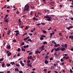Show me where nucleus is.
I'll return each instance as SVG.
<instances>
[{"mask_svg": "<svg viewBox=\"0 0 73 73\" xmlns=\"http://www.w3.org/2000/svg\"><path fill=\"white\" fill-rule=\"evenodd\" d=\"M19 13H20L19 12V11H17V14H18V15H19Z\"/></svg>", "mask_w": 73, "mask_h": 73, "instance_id": "obj_57", "label": "nucleus"}, {"mask_svg": "<svg viewBox=\"0 0 73 73\" xmlns=\"http://www.w3.org/2000/svg\"><path fill=\"white\" fill-rule=\"evenodd\" d=\"M60 50L61 51H62L63 52H64V51L65 50V48L64 47H61Z\"/></svg>", "mask_w": 73, "mask_h": 73, "instance_id": "obj_4", "label": "nucleus"}, {"mask_svg": "<svg viewBox=\"0 0 73 73\" xmlns=\"http://www.w3.org/2000/svg\"><path fill=\"white\" fill-rule=\"evenodd\" d=\"M19 73H23V72L22 71L20 70L19 71Z\"/></svg>", "mask_w": 73, "mask_h": 73, "instance_id": "obj_31", "label": "nucleus"}, {"mask_svg": "<svg viewBox=\"0 0 73 73\" xmlns=\"http://www.w3.org/2000/svg\"><path fill=\"white\" fill-rule=\"evenodd\" d=\"M15 70H17V72H19V70L17 68L15 69Z\"/></svg>", "mask_w": 73, "mask_h": 73, "instance_id": "obj_26", "label": "nucleus"}, {"mask_svg": "<svg viewBox=\"0 0 73 73\" xmlns=\"http://www.w3.org/2000/svg\"><path fill=\"white\" fill-rule=\"evenodd\" d=\"M16 66H20V65L18 64H16Z\"/></svg>", "mask_w": 73, "mask_h": 73, "instance_id": "obj_38", "label": "nucleus"}, {"mask_svg": "<svg viewBox=\"0 0 73 73\" xmlns=\"http://www.w3.org/2000/svg\"><path fill=\"white\" fill-rule=\"evenodd\" d=\"M54 32H52V33H50V35H54Z\"/></svg>", "mask_w": 73, "mask_h": 73, "instance_id": "obj_18", "label": "nucleus"}, {"mask_svg": "<svg viewBox=\"0 0 73 73\" xmlns=\"http://www.w3.org/2000/svg\"><path fill=\"white\" fill-rule=\"evenodd\" d=\"M53 60V57H52L51 58H50V60Z\"/></svg>", "mask_w": 73, "mask_h": 73, "instance_id": "obj_45", "label": "nucleus"}, {"mask_svg": "<svg viewBox=\"0 0 73 73\" xmlns=\"http://www.w3.org/2000/svg\"><path fill=\"white\" fill-rule=\"evenodd\" d=\"M29 35L30 36H32L33 35V34L31 33V34H29Z\"/></svg>", "mask_w": 73, "mask_h": 73, "instance_id": "obj_61", "label": "nucleus"}, {"mask_svg": "<svg viewBox=\"0 0 73 73\" xmlns=\"http://www.w3.org/2000/svg\"><path fill=\"white\" fill-rule=\"evenodd\" d=\"M31 16H33V12L31 11L30 13Z\"/></svg>", "mask_w": 73, "mask_h": 73, "instance_id": "obj_23", "label": "nucleus"}, {"mask_svg": "<svg viewBox=\"0 0 73 73\" xmlns=\"http://www.w3.org/2000/svg\"><path fill=\"white\" fill-rule=\"evenodd\" d=\"M63 58H64V60H65V59H66V57H65V56H63Z\"/></svg>", "mask_w": 73, "mask_h": 73, "instance_id": "obj_52", "label": "nucleus"}, {"mask_svg": "<svg viewBox=\"0 0 73 73\" xmlns=\"http://www.w3.org/2000/svg\"><path fill=\"white\" fill-rule=\"evenodd\" d=\"M19 31L18 30H17L14 31V32H15V33H17V32L18 33H19Z\"/></svg>", "mask_w": 73, "mask_h": 73, "instance_id": "obj_30", "label": "nucleus"}, {"mask_svg": "<svg viewBox=\"0 0 73 73\" xmlns=\"http://www.w3.org/2000/svg\"><path fill=\"white\" fill-rule=\"evenodd\" d=\"M12 55V54L11 53V52H9L8 53V54H7V55L8 56H9H9H10L11 55Z\"/></svg>", "mask_w": 73, "mask_h": 73, "instance_id": "obj_8", "label": "nucleus"}, {"mask_svg": "<svg viewBox=\"0 0 73 73\" xmlns=\"http://www.w3.org/2000/svg\"><path fill=\"white\" fill-rule=\"evenodd\" d=\"M62 34L61 33H59V35H60V36H62V35H61Z\"/></svg>", "mask_w": 73, "mask_h": 73, "instance_id": "obj_43", "label": "nucleus"}, {"mask_svg": "<svg viewBox=\"0 0 73 73\" xmlns=\"http://www.w3.org/2000/svg\"><path fill=\"white\" fill-rule=\"evenodd\" d=\"M25 29V30L28 29V27L26 26V28Z\"/></svg>", "mask_w": 73, "mask_h": 73, "instance_id": "obj_56", "label": "nucleus"}, {"mask_svg": "<svg viewBox=\"0 0 73 73\" xmlns=\"http://www.w3.org/2000/svg\"><path fill=\"white\" fill-rule=\"evenodd\" d=\"M60 50V48H58L56 49L55 50L56 51V52H57L58 51V50Z\"/></svg>", "mask_w": 73, "mask_h": 73, "instance_id": "obj_10", "label": "nucleus"}, {"mask_svg": "<svg viewBox=\"0 0 73 73\" xmlns=\"http://www.w3.org/2000/svg\"><path fill=\"white\" fill-rule=\"evenodd\" d=\"M30 60H31V59H32V58H33V57H32V56H31L30 57Z\"/></svg>", "mask_w": 73, "mask_h": 73, "instance_id": "obj_41", "label": "nucleus"}, {"mask_svg": "<svg viewBox=\"0 0 73 73\" xmlns=\"http://www.w3.org/2000/svg\"><path fill=\"white\" fill-rule=\"evenodd\" d=\"M35 53L37 54V53H38V50H36L35 52Z\"/></svg>", "mask_w": 73, "mask_h": 73, "instance_id": "obj_20", "label": "nucleus"}, {"mask_svg": "<svg viewBox=\"0 0 73 73\" xmlns=\"http://www.w3.org/2000/svg\"><path fill=\"white\" fill-rule=\"evenodd\" d=\"M31 62V61L30 60H28L27 61V62H28V63H29V62Z\"/></svg>", "mask_w": 73, "mask_h": 73, "instance_id": "obj_53", "label": "nucleus"}, {"mask_svg": "<svg viewBox=\"0 0 73 73\" xmlns=\"http://www.w3.org/2000/svg\"><path fill=\"white\" fill-rule=\"evenodd\" d=\"M29 6L28 5H26L25 7V8L24 9V10H25V11H28V9H29Z\"/></svg>", "mask_w": 73, "mask_h": 73, "instance_id": "obj_2", "label": "nucleus"}, {"mask_svg": "<svg viewBox=\"0 0 73 73\" xmlns=\"http://www.w3.org/2000/svg\"><path fill=\"white\" fill-rule=\"evenodd\" d=\"M10 71H7V73H10Z\"/></svg>", "mask_w": 73, "mask_h": 73, "instance_id": "obj_64", "label": "nucleus"}, {"mask_svg": "<svg viewBox=\"0 0 73 73\" xmlns=\"http://www.w3.org/2000/svg\"><path fill=\"white\" fill-rule=\"evenodd\" d=\"M10 64H11L12 65H15V62H11Z\"/></svg>", "mask_w": 73, "mask_h": 73, "instance_id": "obj_13", "label": "nucleus"}, {"mask_svg": "<svg viewBox=\"0 0 73 73\" xmlns=\"http://www.w3.org/2000/svg\"><path fill=\"white\" fill-rule=\"evenodd\" d=\"M27 33H24V34H23V36H24L25 35H27Z\"/></svg>", "mask_w": 73, "mask_h": 73, "instance_id": "obj_47", "label": "nucleus"}, {"mask_svg": "<svg viewBox=\"0 0 73 73\" xmlns=\"http://www.w3.org/2000/svg\"><path fill=\"white\" fill-rule=\"evenodd\" d=\"M5 23H8L9 22V20L8 19H5L4 20Z\"/></svg>", "mask_w": 73, "mask_h": 73, "instance_id": "obj_6", "label": "nucleus"}, {"mask_svg": "<svg viewBox=\"0 0 73 73\" xmlns=\"http://www.w3.org/2000/svg\"><path fill=\"white\" fill-rule=\"evenodd\" d=\"M11 46H8L7 47V48H8V49H11Z\"/></svg>", "mask_w": 73, "mask_h": 73, "instance_id": "obj_19", "label": "nucleus"}, {"mask_svg": "<svg viewBox=\"0 0 73 73\" xmlns=\"http://www.w3.org/2000/svg\"><path fill=\"white\" fill-rule=\"evenodd\" d=\"M27 41H30V42H32V40L31 39H29L27 40Z\"/></svg>", "mask_w": 73, "mask_h": 73, "instance_id": "obj_17", "label": "nucleus"}, {"mask_svg": "<svg viewBox=\"0 0 73 73\" xmlns=\"http://www.w3.org/2000/svg\"><path fill=\"white\" fill-rule=\"evenodd\" d=\"M70 73H73V71H72V69H70Z\"/></svg>", "mask_w": 73, "mask_h": 73, "instance_id": "obj_37", "label": "nucleus"}, {"mask_svg": "<svg viewBox=\"0 0 73 73\" xmlns=\"http://www.w3.org/2000/svg\"><path fill=\"white\" fill-rule=\"evenodd\" d=\"M41 37H46V36L44 35H42L41 36Z\"/></svg>", "mask_w": 73, "mask_h": 73, "instance_id": "obj_33", "label": "nucleus"}, {"mask_svg": "<svg viewBox=\"0 0 73 73\" xmlns=\"http://www.w3.org/2000/svg\"><path fill=\"white\" fill-rule=\"evenodd\" d=\"M61 46L62 48H67L68 45L67 44H62L61 45Z\"/></svg>", "mask_w": 73, "mask_h": 73, "instance_id": "obj_3", "label": "nucleus"}, {"mask_svg": "<svg viewBox=\"0 0 73 73\" xmlns=\"http://www.w3.org/2000/svg\"><path fill=\"white\" fill-rule=\"evenodd\" d=\"M69 56H67L66 57V60L69 59Z\"/></svg>", "mask_w": 73, "mask_h": 73, "instance_id": "obj_27", "label": "nucleus"}, {"mask_svg": "<svg viewBox=\"0 0 73 73\" xmlns=\"http://www.w3.org/2000/svg\"><path fill=\"white\" fill-rule=\"evenodd\" d=\"M4 66H5V63H3L2 64V67H4Z\"/></svg>", "mask_w": 73, "mask_h": 73, "instance_id": "obj_14", "label": "nucleus"}, {"mask_svg": "<svg viewBox=\"0 0 73 73\" xmlns=\"http://www.w3.org/2000/svg\"><path fill=\"white\" fill-rule=\"evenodd\" d=\"M71 38V39H73V36H69V38L70 39Z\"/></svg>", "mask_w": 73, "mask_h": 73, "instance_id": "obj_12", "label": "nucleus"}, {"mask_svg": "<svg viewBox=\"0 0 73 73\" xmlns=\"http://www.w3.org/2000/svg\"><path fill=\"white\" fill-rule=\"evenodd\" d=\"M71 51H73V48L71 49Z\"/></svg>", "mask_w": 73, "mask_h": 73, "instance_id": "obj_63", "label": "nucleus"}, {"mask_svg": "<svg viewBox=\"0 0 73 73\" xmlns=\"http://www.w3.org/2000/svg\"><path fill=\"white\" fill-rule=\"evenodd\" d=\"M47 44V42H46V41L44 42L43 43L44 45H45V44Z\"/></svg>", "mask_w": 73, "mask_h": 73, "instance_id": "obj_39", "label": "nucleus"}, {"mask_svg": "<svg viewBox=\"0 0 73 73\" xmlns=\"http://www.w3.org/2000/svg\"><path fill=\"white\" fill-rule=\"evenodd\" d=\"M3 60H4L3 58H1L0 59V61H2Z\"/></svg>", "mask_w": 73, "mask_h": 73, "instance_id": "obj_46", "label": "nucleus"}, {"mask_svg": "<svg viewBox=\"0 0 73 73\" xmlns=\"http://www.w3.org/2000/svg\"><path fill=\"white\" fill-rule=\"evenodd\" d=\"M7 67H9V66H11V64H7Z\"/></svg>", "mask_w": 73, "mask_h": 73, "instance_id": "obj_16", "label": "nucleus"}, {"mask_svg": "<svg viewBox=\"0 0 73 73\" xmlns=\"http://www.w3.org/2000/svg\"><path fill=\"white\" fill-rule=\"evenodd\" d=\"M51 68V69H54V66H52Z\"/></svg>", "mask_w": 73, "mask_h": 73, "instance_id": "obj_54", "label": "nucleus"}, {"mask_svg": "<svg viewBox=\"0 0 73 73\" xmlns=\"http://www.w3.org/2000/svg\"><path fill=\"white\" fill-rule=\"evenodd\" d=\"M48 58H49V56H46L45 58L46 59H48Z\"/></svg>", "mask_w": 73, "mask_h": 73, "instance_id": "obj_28", "label": "nucleus"}, {"mask_svg": "<svg viewBox=\"0 0 73 73\" xmlns=\"http://www.w3.org/2000/svg\"><path fill=\"white\" fill-rule=\"evenodd\" d=\"M44 45H42V46H41L40 47L41 49H42L44 48Z\"/></svg>", "mask_w": 73, "mask_h": 73, "instance_id": "obj_22", "label": "nucleus"}, {"mask_svg": "<svg viewBox=\"0 0 73 73\" xmlns=\"http://www.w3.org/2000/svg\"><path fill=\"white\" fill-rule=\"evenodd\" d=\"M41 24H42V25H45V23H41Z\"/></svg>", "mask_w": 73, "mask_h": 73, "instance_id": "obj_50", "label": "nucleus"}, {"mask_svg": "<svg viewBox=\"0 0 73 73\" xmlns=\"http://www.w3.org/2000/svg\"><path fill=\"white\" fill-rule=\"evenodd\" d=\"M11 32V31L10 30H9V31H8L7 33V35H9V34L10 33V32Z\"/></svg>", "mask_w": 73, "mask_h": 73, "instance_id": "obj_11", "label": "nucleus"}, {"mask_svg": "<svg viewBox=\"0 0 73 73\" xmlns=\"http://www.w3.org/2000/svg\"><path fill=\"white\" fill-rule=\"evenodd\" d=\"M26 17V15H24L22 16V17H23L24 18H25Z\"/></svg>", "mask_w": 73, "mask_h": 73, "instance_id": "obj_59", "label": "nucleus"}, {"mask_svg": "<svg viewBox=\"0 0 73 73\" xmlns=\"http://www.w3.org/2000/svg\"><path fill=\"white\" fill-rule=\"evenodd\" d=\"M60 46V44H56V45L54 46V47H58V46Z\"/></svg>", "mask_w": 73, "mask_h": 73, "instance_id": "obj_5", "label": "nucleus"}, {"mask_svg": "<svg viewBox=\"0 0 73 73\" xmlns=\"http://www.w3.org/2000/svg\"><path fill=\"white\" fill-rule=\"evenodd\" d=\"M40 40H44V38H43V37H41L40 38Z\"/></svg>", "mask_w": 73, "mask_h": 73, "instance_id": "obj_24", "label": "nucleus"}, {"mask_svg": "<svg viewBox=\"0 0 73 73\" xmlns=\"http://www.w3.org/2000/svg\"><path fill=\"white\" fill-rule=\"evenodd\" d=\"M31 54H32V52H30L29 54V55H30Z\"/></svg>", "mask_w": 73, "mask_h": 73, "instance_id": "obj_51", "label": "nucleus"}, {"mask_svg": "<svg viewBox=\"0 0 73 73\" xmlns=\"http://www.w3.org/2000/svg\"><path fill=\"white\" fill-rule=\"evenodd\" d=\"M17 51L18 52H20V48H19L18 49Z\"/></svg>", "mask_w": 73, "mask_h": 73, "instance_id": "obj_35", "label": "nucleus"}, {"mask_svg": "<svg viewBox=\"0 0 73 73\" xmlns=\"http://www.w3.org/2000/svg\"><path fill=\"white\" fill-rule=\"evenodd\" d=\"M9 15L8 14H7V15H6L5 17V18H7V17H8V15Z\"/></svg>", "mask_w": 73, "mask_h": 73, "instance_id": "obj_34", "label": "nucleus"}, {"mask_svg": "<svg viewBox=\"0 0 73 73\" xmlns=\"http://www.w3.org/2000/svg\"><path fill=\"white\" fill-rule=\"evenodd\" d=\"M18 21H19V23H21V21L20 20V19H19L18 20Z\"/></svg>", "mask_w": 73, "mask_h": 73, "instance_id": "obj_60", "label": "nucleus"}, {"mask_svg": "<svg viewBox=\"0 0 73 73\" xmlns=\"http://www.w3.org/2000/svg\"><path fill=\"white\" fill-rule=\"evenodd\" d=\"M50 3H52V4H54V2H50Z\"/></svg>", "mask_w": 73, "mask_h": 73, "instance_id": "obj_58", "label": "nucleus"}, {"mask_svg": "<svg viewBox=\"0 0 73 73\" xmlns=\"http://www.w3.org/2000/svg\"><path fill=\"white\" fill-rule=\"evenodd\" d=\"M44 18H46V19H47V21H51V19L52 17H49L48 15H46L44 17Z\"/></svg>", "mask_w": 73, "mask_h": 73, "instance_id": "obj_1", "label": "nucleus"}, {"mask_svg": "<svg viewBox=\"0 0 73 73\" xmlns=\"http://www.w3.org/2000/svg\"><path fill=\"white\" fill-rule=\"evenodd\" d=\"M43 33H44V34H46V32H46V31H43Z\"/></svg>", "mask_w": 73, "mask_h": 73, "instance_id": "obj_21", "label": "nucleus"}, {"mask_svg": "<svg viewBox=\"0 0 73 73\" xmlns=\"http://www.w3.org/2000/svg\"><path fill=\"white\" fill-rule=\"evenodd\" d=\"M28 40V39L27 38H24L23 39V40Z\"/></svg>", "mask_w": 73, "mask_h": 73, "instance_id": "obj_49", "label": "nucleus"}, {"mask_svg": "<svg viewBox=\"0 0 73 73\" xmlns=\"http://www.w3.org/2000/svg\"><path fill=\"white\" fill-rule=\"evenodd\" d=\"M22 50V51H24V52H25V49L23 47H21Z\"/></svg>", "mask_w": 73, "mask_h": 73, "instance_id": "obj_9", "label": "nucleus"}, {"mask_svg": "<svg viewBox=\"0 0 73 73\" xmlns=\"http://www.w3.org/2000/svg\"><path fill=\"white\" fill-rule=\"evenodd\" d=\"M4 8H7V5H5L3 7Z\"/></svg>", "mask_w": 73, "mask_h": 73, "instance_id": "obj_55", "label": "nucleus"}, {"mask_svg": "<svg viewBox=\"0 0 73 73\" xmlns=\"http://www.w3.org/2000/svg\"><path fill=\"white\" fill-rule=\"evenodd\" d=\"M13 41L14 42H16L17 41H16V40L15 39H14L13 40Z\"/></svg>", "mask_w": 73, "mask_h": 73, "instance_id": "obj_25", "label": "nucleus"}, {"mask_svg": "<svg viewBox=\"0 0 73 73\" xmlns=\"http://www.w3.org/2000/svg\"><path fill=\"white\" fill-rule=\"evenodd\" d=\"M21 44L22 45H24V44H25V43L24 42H22L21 43Z\"/></svg>", "mask_w": 73, "mask_h": 73, "instance_id": "obj_32", "label": "nucleus"}, {"mask_svg": "<svg viewBox=\"0 0 73 73\" xmlns=\"http://www.w3.org/2000/svg\"><path fill=\"white\" fill-rule=\"evenodd\" d=\"M41 25V23H39L38 24H36V25L38 26H39V25Z\"/></svg>", "mask_w": 73, "mask_h": 73, "instance_id": "obj_48", "label": "nucleus"}, {"mask_svg": "<svg viewBox=\"0 0 73 73\" xmlns=\"http://www.w3.org/2000/svg\"><path fill=\"white\" fill-rule=\"evenodd\" d=\"M60 61H61V62H63V61H64V59L62 58H61L60 60Z\"/></svg>", "mask_w": 73, "mask_h": 73, "instance_id": "obj_36", "label": "nucleus"}, {"mask_svg": "<svg viewBox=\"0 0 73 73\" xmlns=\"http://www.w3.org/2000/svg\"><path fill=\"white\" fill-rule=\"evenodd\" d=\"M29 63H28V66H30V68H32V64H28Z\"/></svg>", "mask_w": 73, "mask_h": 73, "instance_id": "obj_15", "label": "nucleus"}, {"mask_svg": "<svg viewBox=\"0 0 73 73\" xmlns=\"http://www.w3.org/2000/svg\"><path fill=\"white\" fill-rule=\"evenodd\" d=\"M48 62H49L47 61V60H45L44 63L45 64H48Z\"/></svg>", "mask_w": 73, "mask_h": 73, "instance_id": "obj_7", "label": "nucleus"}, {"mask_svg": "<svg viewBox=\"0 0 73 73\" xmlns=\"http://www.w3.org/2000/svg\"><path fill=\"white\" fill-rule=\"evenodd\" d=\"M52 29V27H49V28L48 29V31H50Z\"/></svg>", "mask_w": 73, "mask_h": 73, "instance_id": "obj_40", "label": "nucleus"}, {"mask_svg": "<svg viewBox=\"0 0 73 73\" xmlns=\"http://www.w3.org/2000/svg\"><path fill=\"white\" fill-rule=\"evenodd\" d=\"M23 48H27L26 47V46L24 45V46H23Z\"/></svg>", "mask_w": 73, "mask_h": 73, "instance_id": "obj_62", "label": "nucleus"}, {"mask_svg": "<svg viewBox=\"0 0 73 73\" xmlns=\"http://www.w3.org/2000/svg\"><path fill=\"white\" fill-rule=\"evenodd\" d=\"M24 27V25H23L21 27V28L23 29V28Z\"/></svg>", "mask_w": 73, "mask_h": 73, "instance_id": "obj_44", "label": "nucleus"}, {"mask_svg": "<svg viewBox=\"0 0 73 73\" xmlns=\"http://www.w3.org/2000/svg\"><path fill=\"white\" fill-rule=\"evenodd\" d=\"M19 33H20L19 32L17 33L15 35V36H17V35H18L19 34Z\"/></svg>", "mask_w": 73, "mask_h": 73, "instance_id": "obj_29", "label": "nucleus"}, {"mask_svg": "<svg viewBox=\"0 0 73 73\" xmlns=\"http://www.w3.org/2000/svg\"><path fill=\"white\" fill-rule=\"evenodd\" d=\"M22 66H24V64L22 63V64H21Z\"/></svg>", "mask_w": 73, "mask_h": 73, "instance_id": "obj_42", "label": "nucleus"}]
</instances>
